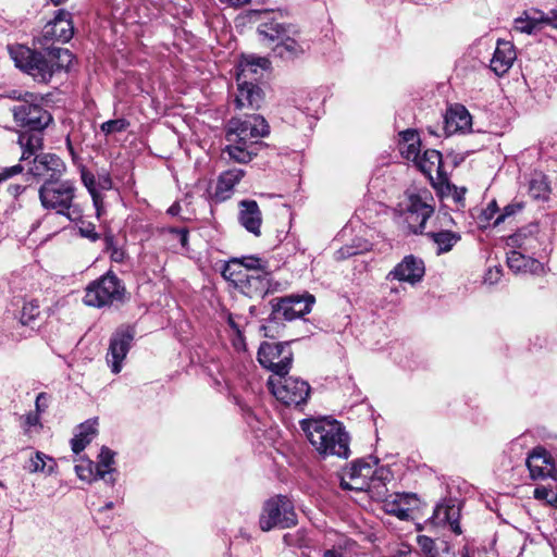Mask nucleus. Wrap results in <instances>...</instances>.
<instances>
[{
  "mask_svg": "<svg viewBox=\"0 0 557 557\" xmlns=\"http://www.w3.org/2000/svg\"><path fill=\"white\" fill-rule=\"evenodd\" d=\"M300 428L309 443L323 458L336 456L347 459L350 455V436L344 424L330 417L308 418Z\"/></svg>",
  "mask_w": 557,
  "mask_h": 557,
  "instance_id": "f257e3e1",
  "label": "nucleus"
},
{
  "mask_svg": "<svg viewBox=\"0 0 557 557\" xmlns=\"http://www.w3.org/2000/svg\"><path fill=\"white\" fill-rule=\"evenodd\" d=\"M9 53L16 67L39 83H48L57 71L69 70L73 61V54L64 48H47V52L42 54L17 45L10 47Z\"/></svg>",
  "mask_w": 557,
  "mask_h": 557,
  "instance_id": "f03ea898",
  "label": "nucleus"
},
{
  "mask_svg": "<svg viewBox=\"0 0 557 557\" xmlns=\"http://www.w3.org/2000/svg\"><path fill=\"white\" fill-rule=\"evenodd\" d=\"M33 94H25L23 101L12 108L16 124L25 128L18 136L22 148L21 161H27L41 148V132L52 122V115L39 103Z\"/></svg>",
  "mask_w": 557,
  "mask_h": 557,
  "instance_id": "7ed1b4c3",
  "label": "nucleus"
},
{
  "mask_svg": "<svg viewBox=\"0 0 557 557\" xmlns=\"http://www.w3.org/2000/svg\"><path fill=\"white\" fill-rule=\"evenodd\" d=\"M38 197L44 209L54 211L75 222L82 219V210L75 203L76 187L70 180L44 182L38 189Z\"/></svg>",
  "mask_w": 557,
  "mask_h": 557,
  "instance_id": "20e7f679",
  "label": "nucleus"
},
{
  "mask_svg": "<svg viewBox=\"0 0 557 557\" xmlns=\"http://www.w3.org/2000/svg\"><path fill=\"white\" fill-rule=\"evenodd\" d=\"M401 210L410 231L422 234L426 221L434 212L435 200L428 188H412L405 193Z\"/></svg>",
  "mask_w": 557,
  "mask_h": 557,
  "instance_id": "39448f33",
  "label": "nucleus"
},
{
  "mask_svg": "<svg viewBox=\"0 0 557 557\" xmlns=\"http://www.w3.org/2000/svg\"><path fill=\"white\" fill-rule=\"evenodd\" d=\"M270 133V126L260 114L247 115L244 119L233 117L227 123L226 139L228 143L260 146L259 139Z\"/></svg>",
  "mask_w": 557,
  "mask_h": 557,
  "instance_id": "423d86ee",
  "label": "nucleus"
},
{
  "mask_svg": "<svg viewBox=\"0 0 557 557\" xmlns=\"http://www.w3.org/2000/svg\"><path fill=\"white\" fill-rule=\"evenodd\" d=\"M297 524V515L292 500L283 495L269 498L262 507L260 529L268 532L274 528L287 529Z\"/></svg>",
  "mask_w": 557,
  "mask_h": 557,
  "instance_id": "0eeeda50",
  "label": "nucleus"
},
{
  "mask_svg": "<svg viewBox=\"0 0 557 557\" xmlns=\"http://www.w3.org/2000/svg\"><path fill=\"white\" fill-rule=\"evenodd\" d=\"M125 296V286L111 271L92 282L86 288L84 302L87 306L101 308L122 301Z\"/></svg>",
  "mask_w": 557,
  "mask_h": 557,
  "instance_id": "6e6552de",
  "label": "nucleus"
},
{
  "mask_svg": "<svg viewBox=\"0 0 557 557\" xmlns=\"http://www.w3.org/2000/svg\"><path fill=\"white\" fill-rule=\"evenodd\" d=\"M268 386L273 396L288 407L305 405L310 395V385L294 376H271Z\"/></svg>",
  "mask_w": 557,
  "mask_h": 557,
  "instance_id": "1a4fd4ad",
  "label": "nucleus"
},
{
  "mask_svg": "<svg viewBox=\"0 0 557 557\" xmlns=\"http://www.w3.org/2000/svg\"><path fill=\"white\" fill-rule=\"evenodd\" d=\"M222 276L236 286L240 285L248 289V293H255L259 296H263L268 292L269 287V273L248 274L243 270L242 263L237 258L230 260L223 264Z\"/></svg>",
  "mask_w": 557,
  "mask_h": 557,
  "instance_id": "9d476101",
  "label": "nucleus"
},
{
  "mask_svg": "<svg viewBox=\"0 0 557 557\" xmlns=\"http://www.w3.org/2000/svg\"><path fill=\"white\" fill-rule=\"evenodd\" d=\"M260 364L273 372L275 376L286 375L293 362V352L287 343H268L258 350Z\"/></svg>",
  "mask_w": 557,
  "mask_h": 557,
  "instance_id": "9b49d317",
  "label": "nucleus"
},
{
  "mask_svg": "<svg viewBox=\"0 0 557 557\" xmlns=\"http://www.w3.org/2000/svg\"><path fill=\"white\" fill-rule=\"evenodd\" d=\"M376 460L372 457L368 459H357L350 467L345 469L341 478L343 490L366 491L371 488L370 476L373 474V467Z\"/></svg>",
  "mask_w": 557,
  "mask_h": 557,
  "instance_id": "f8f14e48",
  "label": "nucleus"
},
{
  "mask_svg": "<svg viewBox=\"0 0 557 557\" xmlns=\"http://www.w3.org/2000/svg\"><path fill=\"white\" fill-rule=\"evenodd\" d=\"M313 302L314 297L310 294L302 296L292 295L281 299H273L271 301L273 309L272 313L274 319H280L282 317L285 320H295L309 313Z\"/></svg>",
  "mask_w": 557,
  "mask_h": 557,
  "instance_id": "ddd939ff",
  "label": "nucleus"
},
{
  "mask_svg": "<svg viewBox=\"0 0 557 557\" xmlns=\"http://www.w3.org/2000/svg\"><path fill=\"white\" fill-rule=\"evenodd\" d=\"M134 336L135 330L129 325H122L112 334L107 361L113 373L121 372L123 360L131 348Z\"/></svg>",
  "mask_w": 557,
  "mask_h": 557,
  "instance_id": "4468645a",
  "label": "nucleus"
},
{
  "mask_svg": "<svg viewBox=\"0 0 557 557\" xmlns=\"http://www.w3.org/2000/svg\"><path fill=\"white\" fill-rule=\"evenodd\" d=\"M73 34L71 13L61 9L57 12L54 18L45 25L36 41L41 47L48 46L53 40L67 42Z\"/></svg>",
  "mask_w": 557,
  "mask_h": 557,
  "instance_id": "2eb2a0df",
  "label": "nucleus"
},
{
  "mask_svg": "<svg viewBox=\"0 0 557 557\" xmlns=\"http://www.w3.org/2000/svg\"><path fill=\"white\" fill-rule=\"evenodd\" d=\"M64 171V162L53 153L36 154L28 168V172L42 182L58 180L63 175Z\"/></svg>",
  "mask_w": 557,
  "mask_h": 557,
  "instance_id": "dca6fc26",
  "label": "nucleus"
},
{
  "mask_svg": "<svg viewBox=\"0 0 557 557\" xmlns=\"http://www.w3.org/2000/svg\"><path fill=\"white\" fill-rule=\"evenodd\" d=\"M424 263L421 259L406 256L387 275V278L406 282L411 285L420 282L424 275Z\"/></svg>",
  "mask_w": 557,
  "mask_h": 557,
  "instance_id": "f3484780",
  "label": "nucleus"
},
{
  "mask_svg": "<svg viewBox=\"0 0 557 557\" xmlns=\"http://www.w3.org/2000/svg\"><path fill=\"white\" fill-rule=\"evenodd\" d=\"M507 245L510 248L519 249L527 255H539L542 257V242L539 237V230L536 225L518 231L508 238Z\"/></svg>",
  "mask_w": 557,
  "mask_h": 557,
  "instance_id": "a211bd4d",
  "label": "nucleus"
},
{
  "mask_svg": "<svg viewBox=\"0 0 557 557\" xmlns=\"http://www.w3.org/2000/svg\"><path fill=\"white\" fill-rule=\"evenodd\" d=\"M472 116L462 104L450 106L444 116V129L447 136L467 133L471 129Z\"/></svg>",
  "mask_w": 557,
  "mask_h": 557,
  "instance_id": "6ab92c4d",
  "label": "nucleus"
},
{
  "mask_svg": "<svg viewBox=\"0 0 557 557\" xmlns=\"http://www.w3.org/2000/svg\"><path fill=\"white\" fill-rule=\"evenodd\" d=\"M238 222L255 236L261 235L262 213L256 200L245 199L238 203Z\"/></svg>",
  "mask_w": 557,
  "mask_h": 557,
  "instance_id": "aec40b11",
  "label": "nucleus"
},
{
  "mask_svg": "<svg viewBox=\"0 0 557 557\" xmlns=\"http://www.w3.org/2000/svg\"><path fill=\"white\" fill-rule=\"evenodd\" d=\"M516 59L517 53L512 42L498 39L490 67L497 76H502L511 69Z\"/></svg>",
  "mask_w": 557,
  "mask_h": 557,
  "instance_id": "412c9836",
  "label": "nucleus"
},
{
  "mask_svg": "<svg viewBox=\"0 0 557 557\" xmlns=\"http://www.w3.org/2000/svg\"><path fill=\"white\" fill-rule=\"evenodd\" d=\"M264 99L262 89L256 83L237 82L235 107L239 110H258Z\"/></svg>",
  "mask_w": 557,
  "mask_h": 557,
  "instance_id": "4be33fe9",
  "label": "nucleus"
},
{
  "mask_svg": "<svg viewBox=\"0 0 557 557\" xmlns=\"http://www.w3.org/2000/svg\"><path fill=\"white\" fill-rule=\"evenodd\" d=\"M246 175L245 170L233 168L220 173L216 180V186L213 194V199L216 202H223L230 199L234 193V187Z\"/></svg>",
  "mask_w": 557,
  "mask_h": 557,
  "instance_id": "5701e85b",
  "label": "nucleus"
},
{
  "mask_svg": "<svg viewBox=\"0 0 557 557\" xmlns=\"http://www.w3.org/2000/svg\"><path fill=\"white\" fill-rule=\"evenodd\" d=\"M507 264L516 274L544 273V265L542 262L515 248L507 253Z\"/></svg>",
  "mask_w": 557,
  "mask_h": 557,
  "instance_id": "b1692460",
  "label": "nucleus"
},
{
  "mask_svg": "<svg viewBox=\"0 0 557 557\" xmlns=\"http://www.w3.org/2000/svg\"><path fill=\"white\" fill-rule=\"evenodd\" d=\"M418 498L411 493H396L385 500L384 507L387 513L394 515L401 520L410 518V511L417 507Z\"/></svg>",
  "mask_w": 557,
  "mask_h": 557,
  "instance_id": "393cba45",
  "label": "nucleus"
},
{
  "mask_svg": "<svg viewBox=\"0 0 557 557\" xmlns=\"http://www.w3.org/2000/svg\"><path fill=\"white\" fill-rule=\"evenodd\" d=\"M527 467L532 479L552 478L555 470V462L550 460L543 448H535L527 458Z\"/></svg>",
  "mask_w": 557,
  "mask_h": 557,
  "instance_id": "a878e982",
  "label": "nucleus"
},
{
  "mask_svg": "<svg viewBox=\"0 0 557 557\" xmlns=\"http://www.w3.org/2000/svg\"><path fill=\"white\" fill-rule=\"evenodd\" d=\"M265 58H245L238 65L236 82L256 83L261 78V70L265 69Z\"/></svg>",
  "mask_w": 557,
  "mask_h": 557,
  "instance_id": "bb28decb",
  "label": "nucleus"
},
{
  "mask_svg": "<svg viewBox=\"0 0 557 557\" xmlns=\"http://www.w3.org/2000/svg\"><path fill=\"white\" fill-rule=\"evenodd\" d=\"M288 33L284 24L276 22L270 13L265 12L262 22L258 26V34L263 42H280L281 39Z\"/></svg>",
  "mask_w": 557,
  "mask_h": 557,
  "instance_id": "cd10ccee",
  "label": "nucleus"
},
{
  "mask_svg": "<svg viewBox=\"0 0 557 557\" xmlns=\"http://www.w3.org/2000/svg\"><path fill=\"white\" fill-rule=\"evenodd\" d=\"M288 33L284 24L276 22L270 13L265 12L262 22L258 26V34L263 42H280L281 39Z\"/></svg>",
  "mask_w": 557,
  "mask_h": 557,
  "instance_id": "c85d7f7f",
  "label": "nucleus"
},
{
  "mask_svg": "<svg viewBox=\"0 0 557 557\" xmlns=\"http://www.w3.org/2000/svg\"><path fill=\"white\" fill-rule=\"evenodd\" d=\"M460 512L459 508L455 505H438L436 506L432 520L435 524H449L450 529L457 535L461 534L459 524Z\"/></svg>",
  "mask_w": 557,
  "mask_h": 557,
  "instance_id": "c756f323",
  "label": "nucleus"
},
{
  "mask_svg": "<svg viewBox=\"0 0 557 557\" xmlns=\"http://www.w3.org/2000/svg\"><path fill=\"white\" fill-rule=\"evenodd\" d=\"M416 165L423 174L430 177H432L433 172H436L440 178L444 177L442 154L437 150H425L423 154L419 157V160L416 161Z\"/></svg>",
  "mask_w": 557,
  "mask_h": 557,
  "instance_id": "7c9ffc66",
  "label": "nucleus"
},
{
  "mask_svg": "<svg viewBox=\"0 0 557 557\" xmlns=\"http://www.w3.org/2000/svg\"><path fill=\"white\" fill-rule=\"evenodd\" d=\"M97 433V419H90L79 424L77 433L71 441L72 450L79 454L91 442Z\"/></svg>",
  "mask_w": 557,
  "mask_h": 557,
  "instance_id": "2f4dec72",
  "label": "nucleus"
},
{
  "mask_svg": "<svg viewBox=\"0 0 557 557\" xmlns=\"http://www.w3.org/2000/svg\"><path fill=\"white\" fill-rule=\"evenodd\" d=\"M113 463L114 453L108 447H102L98 456V461L95 465L96 475L109 485H114L115 483V478L113 476L115 469L112 467Z\"/></svg>",
  "mask_w": 557,
  "mask_h": 557,
  "instance_id": "473e14b6",
  "label": "nucleus"
},
{
  "mask_svg": "<svg viewBox=\"0 0 557 557\" xmlns=\"http://www.w3.org/2000/svg\"><path fill=\"white\" fill-rule=\"evenodd\" d=\"M258 149L259 147H256V145L230 143L224 151L231 160L237 163H248L258 154Z\"/></svg>",
  "mask_w": 557,
  "mask_h": 557,
  "instance_id": "72a5a7b5",
  "label": "nucleus"
},
{
  "mask_svg": "<svg viewBox=\"0 0 557 557\" xmlns=\"http://www.w3.org/2000/svg\"><path fill=\"white\" fill-rule=\"evenodd\" d=\"M23 467L30 473L46 472L47 474H51L54 471L55 462L46 454L36 451L28 458Z\"/></svg>",
  "mask_w": 557,
  "mask_h": 557,
  "instance_id": "f704fd0d",
  "label": "nucleus"
},
{
  "mask_svg": "<svg viewBox=\"0 0 557 557\" xmlns=\"http://www.w3.org/2000/svg\"><path fill=\"white\" fill-rule=\"evenodd\" d=\"M426 236L436 245L437 255L450 251L461 238L458 233L451 231L430 232Z\"/></svg>",
  "mask_w": 557,
  "mask_h": 557,
  "instance_id": "c9c22d12",
  "label": "nucleus"
},
{
  "mask_svg": "<svg viewBox=\"0 0 557 557\" xmlns=\"http://www.w3.org/2000/svg\"><path fill=\"white\" fill-rule=\"evenodd\" d=\"M273 51L281 58L290 59L302 54L305 52V47L286 33L283 39L274 46Z\"/></svg>",
  "mask_w": 557,
  "mask_h": 557,
  "instance_id": "e433bc0d",
  "label": "nucleus"
},
{
  "mask_svg": "<svg viewBox=\"0 0 557 557\" xmlns=\"http://www.w3.org/2000/svg\"><path fill=\"white\" fill-rule=\"evenodd\" d=\"M529 194L535 200L545 201L549 198L550 186L542 173H534L529 183Z\"/></svg>",
  "mask_w": 557,
  "mask_h": 557,
  "instance_id": "4c0bfd02",
  "label": "nucleus"
},
{
  "mask_svg": "<svg viewBox=\"0 0 557 557\" xmlns=\"http://www.w3.org/2000/svg\"><path fill=\"white\" fill-rule=\"evenodd\" d=\"M40 314L39 304L36 300H30L24 304L21 314H20V323L24 326H29L32 330L34 329V324L36 319Z\"/></svg>",
  "mask_w": 557,
  "mask_h": 557,
  "instance_id": "58836bf2",
  "label": "nucleus"
},
{
  "mask_svg": "<svg viewBox=\"0 0 557 557\" xmlns=\"http://www.w3.org/2000/svg\"><path fill=\"white\" fill-rule=\"evenodd\" d=\"M75 472L82 481H86L88 483H91L96 480H101L98 475H96V467L92 461H86L76 465Z\"/></svg>",
  "mask_w": 557,
  "mask_h": 557,
  "instance_id": "ea45409f",
  "label": "nucleus"
},
{
  "mask_svg": "<svg viewBox=\"0 0 557 557\" xmlns=\"http://www.w3.org/2000/svg\"><path fill=\"white\" fill-rule=\"evenodd\" d=\"M129 122L125 119L109 120L100 125V129L106 135L122 133L127 129Z\"/></svg>",
  "mask_w": 557,
  "mask_h": 557,
  "instance_id": "a19ab883",
  "label": "nucleus"
},
{
  "mask_svg": "<svg viewBox=\"0 0 557 557\" xmlns=\"http://www.w3.org/2000/svg\"><path fill=\"white\" fill-rule=\"evenodd\" d=\"M239 263H242L243 270L247 273L249 270L257 271L258 273H268L265 271V262H263L261 259L255 257V256H247L238 259Z\"/></svg>",
  "mask_w": 557,
  "mask_h": 557,
  "instance_id": "79ce46f5",
  "label": "nucleus"
},
{
  "mask_svg": "<svg viewBox=\"0 0 557 557\" xmlns=\"http://www.w3.org/2000/svg\"><path fill=\"white\" fill-rule=\"evenodd\" d=\"M515 30L523 34H532L534 30H536L539 27L531 22V18L529 15H527L524 12L521 16L517 17L515 20L513 24Z\"/></svg>",
  "mask_w": 557,
  "mask_h": 557,
  "instance_id": "37998d69",
  "label": "nucleus"
},
{
  "mask_svg": "<svg viewBox=\"0 0 557 557\" xmlns=\"http://www.w3.org/2000/svg\"><path fill=\"white\" fill-rule=\"evenodd\" d=\"M392 479V473L386 468H380L373 470V474L370 476L371 487H379L380 484L385 485L386 481Z\"/></svg>",
  "mask_w": 557,
  "mask_h": 557,
  "instance_id": "c03bdc74",
  "label": "nucleus"
},
{
  "mask_svg": "<svg viewBox=\"0 0 557 557\" xmlns=\"http://www.w3.org/2000/svg\"><path fill=\"white\" fill-rule=\"evenodd\" d=\"M401 154L407 159L411 160L416 163L419 160L420 154V140L416 143H410L407 145H401L400 147Z\"/></svg>",
  "mask_w": 557,
  "mask_h": 557,
  "instance_id": "a18cd8bd",
  "label": "nucleus"
},
{
  "mask_svg": "<svg viewBox=\"0 0 557 557\" xmlns=\"http://www.w3.org/2000/svg\"><path fill=\"white\" fill-rule=\"evenodd\" d=\"M107 249L110 252V258L113 262H116V263L124 262L125 257H126L124 249L116 247L113 244V239L111 237L107 238Z\"/></svg>",
  "mask_w": 557,
  "mask_h": 557,
  "instance_id": "49530a36",
  "label": "nucleus"
},
{
  "mask_svg": "<svg viewBox=\"0 0 557 557\" xmlns=\"http://www.w3.org/2000/svg\"><path fill=\"white\" fill-rule=\"evenodd\" d=\"M417 543L426 557H436L434 553L435 543L431 537L426 535H419L417 537Z\"/></svg>",
  "mask_w": 557,
  "mask_h": 557,
  "instance_id": "de8ad7c7",
  "label": "nucleus"
},
{
  "mask_svg": "<svg viewBox=\"0 0 557 557\" xmlns=\"http://www.w3.org/2000/svg\"><path fill=\"white\" fill-rule=\"evenodd\" d=\"M23 422L22 426L24 428V431L26 433H29L33 428L39 426L41 428L40 423V416L35 412H28L22 417Z\"/></svg>",
  "mask_w": 557,
  "mask_h": 557,
  "instance_id": "09e8293b",
  "label": "nucleus"
},
{
  "mask_svg": "<svg viewBox=\"0 0 557 557\" xmlns=\"http://www.w3.org/2000/svg\"><path fill=\"white\" fill-rule=\"evenodd\" d=\"M81 178H82V182H83L84 186L89 191V194H94V193L97 191V189H96V177H95V175L91 172H89L88 170L83 168L81 170Z\"/></svg>",
  "mask_w": 557,
  "mask_h": 557,
  "instance_id": "8fccbe9b",
  "label": "nucleus"
},
{
  "mask_svg": "<svg viewBox=\"0 0 557 557\" xmlns=\"http://www.w3.org/2000/svg\"><path fill=\"white\" fill-rule=\"evenodd\" d=\"M527 15L531 18V22H533L537 27L541 24H547L548 22V13H544L541 10L537 9H531L528 11H524Z\"/></svg>",
  "mask_w": 557,
  "mask_h": 557,
  "instance_id": "3c124183",
  "label": "nucleus"
},
{
  "mask_svg": "<svg viewBox=\"0 0 557 557\" xmlns=\"http://www.w3.org/2000/svg\"><path fill=\"white\" fill-rule=\"evenodd\" d=\"M502 276V269L498 267L490 268L484 276V282L490 285L496 284Z\"/></svg>",
  "mask_w": 557,
  "mask_h": 557,
  "instance_id": "603ef678",
  "label": "nucleus"
},
{
  "mask_svg": "<svg viewBox=\"0 0 557 557\" xmlns=\"http://www.w3.org/2000/svg\"><path fill=\"white\" fill-rule=\"evenodd\" d=\"M521 209V206L520 205H509V206H506L504 208V211L502 214H499L496 219H495V222L494 224L495 225H498L500 224L502 222L505 221V219L509 215H512L515 214L517 211H519Z\"/></svg>",
  "mask_w": 557,
  "mask_h": 557,
  "instance_id": "864d4df0",
  "label": "nucleus"
},
{
  "mask_svg": "<svg viewBox=\"0 0 557 557\" xmlns=\"http://www.w3.org/2000/svg\"><path fill=\"white\" fill-rule=\"evenodd\" d=\"M35 413H38L39 416L46 411L48 408V395L44 392L39 393L35 400Z\"/></svg>",
  "mask_w": 557,
  "mask_h": 557,
  "instance_id": "5fc2aeb1",
  "label": "nucleus"
},
{
  "mask_svg": "<svg viewBox=\"0 0 557 557\" xmlns=\"http://www.w3.org/2000/svg\"><path fill=\"white\" fill-rule=\"evenodd\" d=\"M23 171V166L21 164H16V165H13V166H9V168H4L1 172H0V183H2L3 181L16 175V174H20L21 172Z\"/></svg>",
  "mask_w": 557,
  "mask_h": 557,
  "instance_id": "6e6d98bb",
  "label": "nucleus"
},
{
  "mask_svg": "<svg viewBox=\"0 0 557 557\" xmlns=\"http://www.w3.org/2000/svg\"><path fill=\"white\" fill-rule=\"evenodd\" d=\"M97 216L100 218L102 210H103V198L99 191H96L94 194H90Z\"/></svg>",
  "mask_w": 557,
  "mask_h": 557,
  "instance_id": "4d7b16f0",
  "label": "nucleus"
},
{
  "mask_svg": "<svg viewBox=\"0 0 557 557\" xmlns=\"http://www.w3.org/2000/svg\"><path fill=\"white\" fill-rule=\"evenodd\" d=\"M401 139L404 141L403 145H407L410 143L419 141V136L416 131L413 129H407L400 133Z\"/></svg>",
  "mask_w": 557,
  "mask_h": 557,
  "instance_id": "13d9d810",
  "label": "nucleus"
},
{
  "mask_svg": "<svg viewBox=\"0 0 557 557\" xmlns=\"http://www.w3.org/2000/svg\"><path fill=\"white\" fill-rule=\"evenodd\" d=\"M172 233L175 235L182 247H187L188 244V231L186 228H174Z\"/></svg>",
  "mask_w": 557,
  "mask_h": 557,
  "instance_id": "bf43d9fd",
  "label": "nucleus"
},
{
  "mask_svg": "<svg viewBox=\"0 0 557 557\" xmlns=\"http://www.w3.org/2000/svg\"><path fill=\"white\" fill-rule=\"evenodd\" d=\"M98 186L101 189L109 190L112 187V181L109 174L99 176Z\"/></svg>",
  "mask_w": 557,
  "mask_h": 557,
  "instance_id": "052dcab7",
  "label": "nucleus"
},
{
  "mask_svg": "<svg viewBox=\"0 0 557 557\" xmlns=\"http://www.w3.org/2000/svg\"><path fill=\"white\" fill-rule=\"evenodd\" d=\"M548 495H549V491L544 486L536 487L534 490V497L536 499H547Z\"/></svg>",
  "mask_w": 557,
  "mask_h": 557,
  "instance_id": "680f3d73",
  "label": "nucleus"
},
{
  "mask_svg": "<svg viewBox=\"0 0 557 557\" xmlns=\"http://www.w3.org/2000/svg\"><path fill=\"white\" fill-rule=\"evenodd\" d=\"M227 322H228V325L232 327V330H234L236 332V334L238 335L239 341H243L240 326L235 322L232 314L228 315Z\"/></svg>",
  "mask_w": 557,
  "mask_h": 557,
  "instance_id": "e2e57ef3",
  "label": "nucleus"
},
{
  "mask_svg": "<svg viewBox=\"0 0 557 557\" xmlns=\"http://www.w3.org/2000/svg\"><path fill=\"white\" fill-rule=\"evenodd\" d=\"M9 193L14 196V197H17L18 195H21L24 190H25V187L22 186V185H10L9 188H8Z\"/></svg>",
  "mask_w": 557,
  "mask_h": 557,
  "instance_id": "0e129e2a",
  "label": "nucleus"
},
{
  "mask_svg": "<svg viewBox=\"0 0 557 557\" xmlns=\"http://www.w3.org/2000/svg\"><path fill=\"white\" fill-rule=\"evenodd\" d=\"M81 232H82V234L85 237H88L92 242H96L97 239H99V235L95 232L94 228H91V230H81Z\"/></svg>",
  "mask_w": 557,
  "mask_h": 557,
  "instance_id": "69168bd1",
  "label": "nucleus"
},
{
  "mask_svg": "<svg viewBox=\"0 0 557 557\" xmlns=\"http://www.w3.org/2000/svg\"><path fill=\"white\" fill-rule=\"evenodd\" d=\"M465 194H466V188H461L460 190L455 188L453 198L457 203H460L463 200Z\"/></svg>",
  "mask_w": 557,
  "mask_h": 557,
  "instance_id": "338daca9",
  "label": "nucleus"
},
{
  "mask_svg": "<svg viewBox=\"0 0 557 557\" xmlns=\"http://www.w3.org/2000/svg\"><path fill=\"white\" fill-rule=\"evenodd\" d=\"M547 25H552L553 27L557 28V11L553 10L548 13Z\"/></svg>",
  "mask_w": 557,
  "mask_h": 557,
  "instance_id": "774afa93",
  "label": "nucleus"
}]
</instances>
